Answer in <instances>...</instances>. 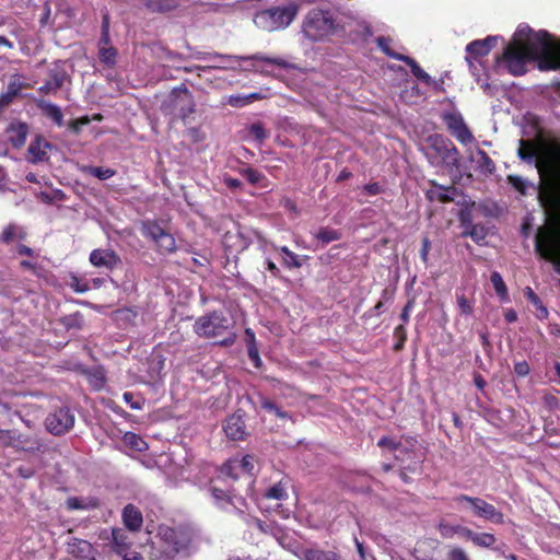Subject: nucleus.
I'll return each instance as SVG.
<instances>
[{"label": "nucleus", "mask_w": 560, "mask_h": 560, "mask_svg": "<svg viewBox=\"0 0 560 560\" xmlns=\"http://www.w3.org/2000/svg\"><path fill=\"white\" fill-rule=\"evenodd\" d=\"M155 538V552H153L155 559L174 560L178 556H189L199 546L198 530L188 525L178 527L161 525Z\"/></svg>", "instance_id": "f257e3e1"}, {"label": "nucleus", "mask_w": 560, "mask_h": 560, "mask_svg": "<svg viewBox=\"0 0 560 560\" xmlns=\"http://www.w3.org/2000/svg\"><path fill=\"white\" fill-rule=\"evenodd\" d=\"M514 37L534 61H539L540 69H560V43L547 31L534 32L528 26H520Z\"/></svg>", "instance_id": "f03ea898"}, {"label": "nucleus", "mask_w": 560, "mask_h": 560, "mask_svg": "<svg viewBox=\"0 0 560 560\" xmlns=\"http://www.w3.org/2000/svg\"><path fill=\"white\" fill-rule=\"evenodd\" d=\"M522 160L534 163L541 176L551 175L560 164L559 142H520Z\"/></svg>", "instance_id": "7ed1b4c3"}, {"label": "nucleus", "mask_w": 560, "mask_h": 560, "mask_svg": "<svg viewBox=\"0 0 560 560\" xmlns=\"http://www.w3.org/2000/svg\"><path fill=\"white\" fill-rule=\"evenodd\" d=\"M453 502L459 511L468 512L475 517L485 521L503 524L504 515L494 505L488 503L479 497H470L467 494H458L453 498Z\"/></svg>", "instance_id": "20e7f679"}, {"label": "nucleus", "mask_w": 560, "mask_h": 560, "mask_svg": "<svg viewBox=\"0 0 560 560\" xmlns=\"http://www.w3.org/2000/svg\"><path fill=\"white\" fill-rule=\"evenodd\" d=\"M334 30L335 21L328 11L313 9L303 22V33L313 42L322 40L331 35Z\"/></svg>", "instance_id": "39448f33"}, {"label": "nucleus", "mask_w": 560, "mask_h": 560, "mask_svg": "<svg viewBox=\"0 0 560 560\" xmlns=\"http://www.w3.org/2000/svg\"><path fill=\"white\" fill-rule=\"evenodd\" d=\"M421 150L424 151L428 160L433 165H444L450 170L460 168V159L454 142H430L428 147L421 148Z\"/></svg>", "instance_id": "423d86ee"}, {"label": "nucleus", "mask_w": 560, "mask_h": 560, "mask_svg": "<svg viewBox=\"0 0 560 560\" xmlns=\"http://www.w3.org/2000/svg\"><path fill=\"white\" fill-rule=\"evenodd\" d=\"M503 62L508 71L515 77L523 75L527 71V63L534 61L520 45L516 37L505 47L503 54L498 58Z\"/></svg>", "instance_id": "0eeeda50"}, {"label": "nucleus", "mask_w": 560, "mask_h": 560, "mask_svg": "<svg viewBox=\"0 0 560 560\" xmlns=\"http://www.w3.org/2000/svg\"><path fill=\"white\" fill-rule=\"evenodd\" d=\"M535 248L542 258L560 265V238L553 230L539 229L535 238Z\"/></svg>", "instance_id": "6e6552de"}, {"label": "nucleus", "mask_w": 560, "mask_h": 560, "mask_svg": "<svg viewBox=\"0 0 560 560\" xmlns=\"http://www.w3.org/2000/svg\"><path fill=\"white\" fill-rule=\"evenodd\" d=\"M228 329L229 319L219 312L199 317L194 325L195 332L203 338L222 336Z\"/></svg>", "instance_id": "1a4fd4ad"}, {"label": "nucleus", "mask_w": 560, "mask_h": 560, "mask_svg": "<svg viewBox=\"0 0 560 560\" xmlns=\"http://www.w3.org/2000/svg\"><path fill=\"white\" fill-rule=\"evenodd\" d=\"M141 232L152 240L159 249L164 253H172L176 248L175 238L154 221H144L141 224Z\"/></svg>", "instance_id": "9d476101"}, {"label": "nucleus", "mask_w": 560, "mask_h": 560, "mask_svg": "<svg viewBox=\"0 0 560 560\" xmlns=\"http://www.w3.org/2000/svg\"><path fill=\"white\" fill-rule=\"evenodd\" d=\"M73 424L74 415L66 407L56 410L46 418V428L55 435L66 433L73 427Z\"/></svg>", "instance_id": "9b49d317"}, {"label": "nucleus", "mask_w": 560, "mask_h": 560, "mask_svg": "<svg viewBox=\"0 0 560 560\" xmlns=\"http://www.w3.org/2000/svg\"><path fill=\"white\" fill-rule=\"evenodd\" d=\"M299 4L295 2H289L283 7L271 8L264 12L273 22L276 27L284 28L291 24L299 12Z\"/></svg>", "instance_id": "f8f14e48"}, {"label": "nucleus", "mask_w": 560, "mask_h": 560, "mask_svg": "<svg viewBox=\"0 0 560 560\" xmlns=\"http://www.w3.org/2000/svg\"><path fill=\"white\" fill-rule=\"evenodd\" d=\"M522 130L524 140H557L546 136L540 118L530 113L524 116Z\"/></svg>", "instance_id": "ddd939ff"}, {"label": "nucleus", "mask_w": 560, "mask_h": 560, "mask_svg": "<svg viewBox=\"0 0 560 560\" xmlns=\"http://www.w3.org/2000/svg\"><path fill=\"white\" fill-rule=\"evenodd\" d=\"M443 120L450 133L457 140H474L472 135L460 114L446 113L443 115Z\"/></svg>", "instance_id": "4468645a"}, {"label": "nucleus", "mask_w": 560, "mask_h": 560, "mask_svg": "<svg viewBox=\"0 0 560 560\" xmlns=\"http://www.w3.org/2000/svg\"><path fill=\"white\" fill-rule=\"evenodd\" d=\"M254 457L246 455L243 458L229 459L222 467V472L233 479L240 476V472L253 475L254 474Z\"/></svg>", "instance_id": "2eb2a0df"}, {"label": "nucleus", "mask_w": 560, "mask_h": 560, "mask_svg": "<svg viewBox=\"0 0 560 560\" xmlns=\"http://www.w3.org/2000/svg\"><path fill=\"white\" fill-rule=\"evenodd\" d=\"M0 444L26 451L34 450L36 447V442H32L30 439L23 438L14 430H0Z\"/></svg>", "instance_id": "dca6fc26"}, {"label": "nucleus", "mask_w": 560, "mask_h": 560, "mask_svg": "<svg viewBox=\"0 0 560 560\" xmlns=\"http://www.w3.org/2000/svg\"><path fill=\"white\" fill-rule=\"evenodd\" d=\"M90 262L97 268L113 269L119 262V257L110 249H94L90 254Z\"/></svg>", "instance_id": "f3484780"}, {"label": "nucleus", "mask_w": 560, "mask_h": 560, "mask_svg": "<svg viewBox=\"0 0 560 560\" xmlns=\"http://www.w3.org/2000/svg\"><path fill=\"white\" fill-rule=\"evenodd\" d=\"M498 43V36H487L483 39L470 42L466 51L475 58L487 56Z\"/></svg>", "instance_id": "a211bd4d"}, {"label": "nucleus", "mask_w": 560, "mask_h": 560, "mask_svg": "<svg viewBox=\"0 0 560 560\" xmlns=\"http://www.w3.org/2000/svg\"><path fill=\"white\" fill-rule=\"evenodd\" d=\"M223 430L231 440H242L245 435L244 421L241 416L232 415L225 422Z\"/></svg>", "instance_id": "6ab92c4d"}, {"label": "nucleus", "mask_w": 560, "mask_h": 560, "mask_svg": "<svg viewBox=\"0 0 560 560\" xmlns=\"http://www.w3.org/2000/svg\"><path fill=\"white\" fill-rule=\"evenodd\" d=\"M122 521L128 529L137 532L143 523L142 513L135 505L128 504L122 511Z\"/></svg>", "instance_id": "aec40b11"}, {"label": "nucleus", "mask_w": 560, "mask_h": 560, "mask_svg": "<svg viewBox=\"0 0 560 560\" xmlns=\"http://www.w3.org/2000/svg\"><path fill=\"white\" fill-rule=\"evenodd\" d=\"M66 72L60 69H51L48 80L38 89L39 93L48 94L62 88L66 80Z\"/></svg>", "instance_id": "412c9836"}, {"label": "nucleus", "mask_w": 560, "mask_h": 560, "mask_svg": "<svg viewBox=\"0 0 560 560\" xmlns=\"http://www.w3.org/2000/svg\"><path fill=\"white\" fill-rule=\"evenodd\" d=\"M37 107L42 113L51 119L58 127L63 126V115L59 106L45 100L37 101Z\"/></svg>", "instance_id": "4be33fe9"}, {"label": "nucleus", "mask_w": 560, "mask_h": 560, "mask_svg": "<svg viewBox=\"0 0 560 560\" xmlns=\"http://www.w3.org/2000/svg\"><path fill=\"white\" fill-rule=\"evenodd\" d=\"M49 148V142H31L27 149V160L32 163H37L46 160L47 149Z\"/></svg>", "instance_id": "5701e85b"}, {"label": "nucleus", "mask_w": 560, "mask_h": 560, "mask_svg": "<svg viewBox=\"0 0 560 560\" xmlns=\"http://www.w3.org/2000/svg\"><path fill=\"white\" fill-rule=\"evenodd\" d=\"M400 61L410 67L412 75H415L418 80L428 85L433 82L432 78L419 66V63L413 58L405 55L402 58H400Z\"/></svg>", "instance_id": "b1692460"}, {"label": "nucleus", "mask_w": 560, "mask_h": 560, "mask_svg": "<svg viewBox=\"0 0 560 560\" xmlns=\"http://www.w3.org/2000/svg\"><path fill=\"white\" fill-rule=\"evenodd\" d=\"M22 90V83L19 80L10 81L7 91L0 94V109L8 106Z\"/></svg>", "instance_id": "393cba45"}, {"label": "nucleus", "mask_w": 560, "mask_h": 560, "mask_svg": "<svg viewBox=\"0 0 560 560\" xmlns=\"http://www.w3.org/2000/svg\"><path fill=\"white\" fill-rule=\"evenodd\" d=\"M303 560H340V557L331 550L311 548L303 552Z\"/></svg>", "instance_id": "a878e982"}, {"label": "nucleus", "mask_w": 560, "mask_h": 560, "mask_svg": "<svg viewBox=\"0 0 560 560\" xmlns=\"http://www.w3.org/2000/svg\"><path fill=\"white\" fill-rule=\"evenodd\" d=\"M174 107L177 108L179 105H182L179 109V115L182 118H186L188 114L194 112V103L191 94L185 90L182 94L176 96L174 100Z\"/></svg>", "instance_id": "bb28decb"}, {"label": "nucleus", "mask_w": 560, "mask_h": 560, "mask_svg": "<svg viewBox=\"0 0 560 560\" xmlns=\"http://www.w3.org/2000/svg\"><path fill=\"white\" fill-rule=\"evenodd\" d=\"M98 505L96 499H83L71 497L66 501V506L68 510H90L94 509Z\"/></svg>", "instance_id": "cd10ccee"}, {"label": "nucleus", "mask_w": 560, "mask_h": 560, "mask_svg": "<svg viewBox=\"0 0 560 560\" xmlns=\"http://www.w3.org/2000/svg\"><path fill=\"white\" fill-rule=\"evenodd\" d=\"M103 116L101 114H94L92 117L82 116L77 119L71 120L69 124V129L73 131L75 135H79L83 128L89 127L92 120L101 121Z\"/></svg>", "instance_id": "c85d7f7f"}, {"label": "nucleus", "mask_w": 560, "mask_h": 560, "mask_svg": "<svg viewBox=\"0 0 560 560\" xmlns=\"http://www.w3.org/2000/svg\"><path fill=\"white\" fill-rule=\"evenodd\" d=\"M148 8L154 12H171L178 8L177 0H149Z\"/></svg>", "instance_id": "c756f323"}, {"label": "nucleus", "mask_w": 560, "mask_h": 560, "mask_svg": "<svg viewBox=\"0 0 560 560\" xmlns=\"http://www.w3.org/2000/svg\"><path fill=\"white\" fill-rule=\"evenodd\" d=\"M124 443L131 450L143 452L148 448L147 442L136 433L127 432L124 435Z\"/></svg>", "instance_id": "7c9ffc66"}, {"label": "nucleus", "mask_w": 560, "mask_h": 560, "mask_svg": "<svg viewBox=\"0 0 560 560\" xmlns=\"http://www.w3.org/2000/svg\"><path fill=\"white\" fill-rule=\"evenodd\" d=\"M82 172L92 175L101 180L108 179L116 174V171L109 167L83 166Z\"/></svg>", "instance_id": "2f4dec72"}, {"label": "nucleus", "mask_w": 560, "mask_h": 560, "mask_svg": "<svg viewBox=\"0 0 560 560\" xmlns=\"http://www.w3.org/2000/svg\"><path fill=\"white\" fill-rule=\"evenodd\" d=\"M456 304L462 315H471L474 312V301L468 299L464 291H456Z\"/></svg>", "instance_id": "473e14b6"}, {"label": "nucleus", "mask_w": 560, "mask_h": 560, "mask_svg": "<svg viewBox=\"0 0 560 560\" xmlns=\"http://www.w3.org/2000/svg\"><path fill=\"white\" fill-rule=\"evenodd\" d=\"M315 238L318 240L319 242H322L324 245H326L334 241L340 240L341 234L337 230L329 229V228H322L316 232Z\"/></svg>", "instance_id": "72a5a7b5"}, {"label": "nucleus", "mask_w": 560, "mask_h": 560, "mask_svg": "<svg viewBox=\"0 0 560 560\" xmlns=\"http://www.w3.org/2000/svg\"><path fill=\"white\" fill-rule=\"evenodd\" d=\"M376 44H377V47L389 58L400 61V58H402L405 56V55L396 52L392 49V47H390L392 39L389 37L380 36L376 38Z\"/></svg>", "instance_id": "f704fd0d"}, {"label": "nucleus", "mask_w": 560, "mask_h": 560, "mask_svg": "<svg viewBox=\"0 0 560 560\" xmlns=\"http://www.w3.org/2000/svg\"><path fill=\"white\" fill-rule=\"evenodd\" d=\"M113 540L116 547V551L119 555L128 553L127 549L129 548L130 542L128 541L126 534L121 529L113 530Z\"/></svg>", "instance_id": "c9c22d12"}, {"label": "nucleus", "mask_w": 560, "mask_h": 560, "mask_svg": "<svg viewBox=\"0 0 560 560\" xmlns=\"http://www.w3.org/2000/svg\"><path fill=\"white\" fill-rule=\"evenodd\" d=\"M9 132H13L14 136H10L9 140H25L28 133V126L22 121H13L8 127Z\"/></svg>", "instance_id": "e433bc0d"}, {"label": "nucleus", "mask_w": 560, "mask_h": 560, "mask_svg": "<svg viewBox=\"0 0 560 560\" xmlns=\"http://www.w3.org/2000/svg\"><path fill=\"white\" fill-rule=\"evenodd\" d=\"M241 59H243V60L264 61L266 63L275 65V66H278V67L283 68V69H287V68L290 67V63L287 60L282 59V58L267 57V56H264L261 54H255L253 56L242 57Z\"/></svg>", "instance_id": "4c0bfd02"}, {"label": "nucleus", "mask_w": 560, "mask_h": 560, "mask_svg": "<svg viewBox=\"0 0 560 560\" xmlns=\"http://www.w3.org/2000/svg\"><path fill=\"white\" fill-rule=\"evenodd\" d=\"M436 527H438L440 535L443 538L451 539V538L455 537L456 535H458L460 525L450 524L442 520L439 522Z\"/></svg>", "instance_id": "58836bf2"}, {"label": "nucleus", "mask_w": 560, "mask_h": 560, "mask_svg": "<svg viewBox=\"0 0 560 560\" xmlns=\"http://www.w3.org/2000/svg\"><path fill=\"white\" fill-rule=\"evenodd\" d=\"M100 60L108 67H114L117 61V49L113 46L100 49Z\"/></svg>", "instance_id": "ea45409f"}, {"label": "nucleus", "mask_w": 560, "mask_h": 560, "mask_svg": "<svg viewBox=\"0 0 560 560\" xmlns=\"http://www.w3.org/2000/svg\"><path fill=\"white\" fill-rule=\"evenodd\" d=\"M463 235L471 237L476 243H480L486 238L487 232L481 225H466Z\"/></svg>", "instance_id": "a19ab883"}, {"label": "nucleus", "mask_w": 560, "mask_h": 560, "mask_svg": "<svg viewBox=\"0 0 560 560\" xmlns=\"http://www.w3.org/2000/svg\"><path fill=\"white\" fill-rule=\"evenodd\" d=\"M471 541L478 547L489 548L497 541V538L490 533H475Z\"/></svg>", "instance_id": "79ce46f5"}, {"label": "nucleus", "mask_w": 560, "mask_h": 560, "mask_svg": "<svg viewBox=\"0 0 560 560\" xmlns=\"http://www.w3.org/2000/svg\"><path fill=\"white\" fill-rule=\"evenodd\" d=\"M490 280H491V283H492L497 294L501 299H505L508 295V289H506V285L503 281V278L501 277V275L497 271H493L491 273Z\"/></svg>", "instance_id": "37998d69"}, {"label": "nucleus", "mask_w": 560, "mask_h": 560, "mask_svg": "<svg viewBox=\"0 0 560 560\" xmlns=\"http://www.w3.org/2000/svg\"><path fill=\"white\" fill-rule=\"evenodd\" d=\"M279 250L284 254L283 265L288 268H300L302 266L299 256L291 252L287 246H282Z\"/></svg>", "instance_id": "c03bdc74"}, {"label": "nucleus", "mask_w": 560, "mask_h": 560, "mask_svg": "<svg viewBox=\"0 0 560 560\" xmlns=\"http://www.w3.org/2000/svg\"><path fill=\"white\" fill-rule=\"evenodd\" d=\"M526 298L537 307L538 317L545 318L548 315L547 308L541 304L539 298L535 294V292L530 288L525 289Z\"/></svg>", "instance_id": "a18cd8bd"}, {"label": "nucleus", "mask_w": 560, "mask_h": 560, "mask_svg": "<svg viewBox=\"0 0 560 560\" xmlns=\"http://www.w3.org/2000/svg\"><path fill=\"white\" fill-rule=\"evenodd\" d=\"M265 498L273 500H283L287 498V492L282 487L281 482H279L266 491Z\"/></svg>", "instance_id": "49530a36"}, {"label": "nucleus", "mask_w": 560, "mask_h": 560, "mask_svg": "<svg viewBox=\"0 0 560 560\" xmlns=\"http://www.w3.org/2000/svg\"><path fill=\"white\" fill-rule=\"evenodd\" d=\"M248 132L250 137L255 138V140H264L268 137L262 124L260 122L252 124L249 126Z\"/></svg>", "instance_id": "de8ad7c7"}, {"label": "nucleus", "mask_w": 560, "mask_h": 560, "mask_svg": "<svg viewBox=\"0 0 560 560\" xmlns=\"http://www.w3.org/2000/svg\"><path fill=\"white\" fill-rule=\"evenodd\" d=\"M261 407L269 412H273L277 417H279L281 419H284L288 417V415L284 411H282L272 401H270L268 399H265V398L261 399Z\"/></svg>", "instance_id": "09e8293b"}, {"label": "nucleus", "mask_w": 560, "mask_h": 560, "mask_svg": "<svg viewBox=\"0 0 560 560\" xmlns=\"http://www.w3.org/2000/svg\"><path fill=\"white\" fill-rule=\"evenodd\" d=\"M122 398L133 410H140L143 407V400L135 399V396L132 393H129V392L124 393Z\"/></svg>", "instance_id": "8fccbe9b"}, {"label": "nucleus", "mask_w": 560, "mask_h": 560, "mask_svg": "<svg viewBox=\"0 0 560 560\" xmlns=\"http://www.w3.org/2000/svg\"><path fill=\"white\" fill-rule=\"evenodd\" d=\"M211 493L219 506H224V504L229 501V495L223 490L212 488Z\"/></svg>", "instance_id": "3c124183"}, {"label": "nucleus", "mask_w": 560, "mask_h": 560, "mask_svg": "<svg viewBox=\"0 0 560 560\" xmlns=\"http://www.w3.org/2000/svg\"><path fill=\"white\" fill-rule=\"evenodd\" d=\"M258 95L256 93L247 96V97H240V96H231L229 100V104L235 107H241L249 103L250 98H257Z\"/></svg>", "instance_id": "603ef678"}, {"label": "nucleus", "mask_w": 560, "mask_h": 560, "mask_svg": "<svg viewBox=\"0 0 560 560\" xmlns=\"http://www.w3.org/2000/svg\"><path fill=\"white\" fill-rule=\"evenodd\" d=\"M16 233L18 228L15 225L10 224L3 230L1 238L3 242H11L16 236Z\"/></svg>", "instance_id": "864d4df0"}, {"label": "nucleus", "mask_w": 560, "mask_h": 560, "mask_svg": "<svg viewBox=\"0 0 560 560\" xmlns=\"http://www.w3.org/2000/svg\"><path fill=\"white\" fill-rule=\"evenodd\" d=\"M70 287L78 293H84L90 289V287L86 283H81V281L77 277H72Z\"/></svg>", "instance_id": "5fc2aeb1"}, {"label": "nucleus", "mask_w": 560, "mask_h": 560, "mask_svg": "<svg viewBox=\"0 0 560 560\" xmlns=\"http://www.w3.org/2000/svg\"><path fill=\"white\" fill-rule=\"evenodd\" d=\"M448 560H468V557L462 548H453L448 552Z\"/></svg>", "instance_id": "6e6d98bb"}, {"label": "nucleus", "mask_w": 560, "mask_h": 560, "mask_svg": "<svg viewBox=\"0 0 560 560\" xmlns=\"http://www.w3.org/2000/svg\"><path fill=\"white\" fill-rule=\"evenodd\" d=\"M514 371L518 376H526L529 373L530 369L526 361H521L515 363Z\"/></svg>", "instance_id": "4d7b16f0"}, {"label": "nucleus", "mask_w": 560, "mask_h": 560, "mask_svg": "<svg viewBox=\"0 0 560 560\" xmlns=\"http://www.w3.org/2000/svg\"><path fill=\"white\" fill-rule=\"evenodd\" d=\"M510 183L513 185L514 188H516L522 194L525 192L526 184L521 177L516 176H509Z\"/></svg>", "instance_id": "13d9d810"}, {"label": "nucleus", "mask_w": 560, "mask_h": 560, "mask_svg": "<svg viewBox=\"0 0 560 560\" xmlns=\"http://www.w3.org/2000/svg\"><path fill=\"white\" fill-rule=\"evenodd\" d=\"M477 158L483 162V167L488 172H492L494 168V165L492 161L482 151L477 152Z\"/></svg>", "instance_id": "bf43d9fd"}, {"label": "nucleus", "mask_w": 560, "mask_h": 560, "mask_svg": "<svg viewBox=\"0 0 560 560\" xmlns=\"http://www.w3.org/2000/svg\"><path fill=\"white\" fill-rule=\"evenodd\" d=\"M430 246H431V243H430L429 238H427V237L423 238L422 248L420 250V256H421V259L423 260V262L428 261Z\"/></svg>", "instance_id": "052dcab7"}, {"label": "nucleus", "mask_w": 560, "mask_h": 560, "mask_svg": "<svg viewBox=\"0 0 560 560\" xmlns=\"http://www.w3.org/2000/svg\"><path fill=\"white\" fill-rule=\"evenodd\" d=\"M244 174L252 184L259 183L261 178V175L257 171H254L252 168H247Z\"/></svg>", "instance_id": "680f3d73"}, {"label": "nucleus", "mask_w": 560, "mask_h": 560, "mask_svg": "<svg viewBox=\"0 0 560 560\" xmlns=\"http://www.w3.org/2000/svg\"><path fill=\"white\" fill-rule=\"evenodd\" d=\"M363 189L371 196L377 195L381 191V187L377 183L368 184Z\"/></svg>", "instance_id": "e2e57ef3"}, {"label": "nucleus", "mask_w": 560, "mask_h": 560, "mask_svg": "<svg viewBox=\"0 0 560 560\" xmlns=\"http://www.w3.org/2000/svg\"><path fill=\"white\" fill-rule=\"evenodd\" d=\"M378 445L381 447H388L390 450H395L397 447V444L392 439H388V438L381 439L378 441Z\"/></svg>", "instance_id": "0e129e2a"}, {"label": "nucleus", "mask_w": 560, "mask_h": 560, "mask_svg": "<svg viewBox=\"0 0 560 560\" xmlns=\"http://www.w3.org/2000/svg\"><path fill=\"white\" fill-rule=\"evenodd\" d=\"M475 535V532H472L471 529H469L468 527H465V526H462L460 525V528H459V532H458V536L460 537H464V538H467L469 540L472 539Z\"/></svg>", "instance_id": "69168bd1"}, {"label": "nucleus", "mask_w": 560, "mask_h": 560, "mask_svg": "<svg viewBox=\"0 0 560 560\" xmlns=\"http://www.w3.org/2000/svg\"><path fill=\"white\" fill-rule=\"evenodd\" d=\"M266 267L275 277H277L280 272L277 265L269 258L266 259Z\"/></svg>", "instance_id": "338daca9"}, {"label": "nucleus", "mask_w": 560, "mask_h": 560, "mask_svg": "<svg viewBox=\"0 0 560 560\" xmlns=\"http://www.w3.org/2000/svg\"><path fill=\"white\" fill-rule=\"evenodd\" d=\"M124 560H142V557L139 552L132 551L124 555Z\"/></svg>", "instance_id": "774afa93"}]
</instances>
